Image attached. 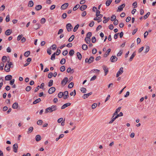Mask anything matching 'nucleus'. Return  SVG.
I'll use <instances>...</instances> for the list:
<instances>
[{
	"label": "nucleus",
	"instance_id": "obj_6",
	"mask_svg": "<svg viewBox=\"0 0 156 156\" xmlns=\"http://www.w3.org/2000/svg\"><path fill=\"white\" fill-rule=\"evenodd\" d=\"M125 4H123L122 5L119 6L118 7V9L117 10V12H121L122 11L123 8L125 7Z\"/></svg>",
	"mask_w": 156,
	"mask_h": 156
},
{
	"label": "nucleus",
	"instance_id": "obj_63",
	"mask_svg": "<svg viewBox=\"0 0 156 156\" xmlns=\"http://www.w3.org/2000/svg\"><path fill=\"white\" fill-rule=\"evenodd\" d=\"M68 51L67 50H65L62 53V55H63L65 56L67 54Z\"/></svg>",
	"mask_w": 156,
	"mask_h": 156
},
{
	"label": "nucleus",
	"instance_id": "obj_58",
	"mask_svg": "<svg viewBox=\"0 0 156 156\" xmlns=\"http://www.w3.org/2000/svg\"><path fill=\"white\" fill-rule=\"evenodd\" d=\"M5 6L4 5H2V6L0 7V11H3L5 9Z\"/></svg>",
	"mask_w": 156,
	"mask_h": 156
},
{
	"label": "nucleus",
	"instance_id": "obj_43",
	"mask_svg": "<svg viewBox=\"0 0 156 156\" xmlns=\"http://www.w3.org/2000/svg\"><path fill=\"white\" fill-rule=\"evenodd\" d=\"M63 95H64L63 93L62 92H60L58 94V97L59 98H62Z\"/></svg>",
	"mask_w": 156,
	"mask_h": 156
},
{
	"label": "nucleus",
	"instance_id": "obj_42",
	"mask_svg": "<svg viewBox=\"0 0 156 156\" xmlns=\"http://www.w3.org/2000/svg\"><path fill=\"white\" fill-rule=\"evenodd\" d=\"M60 70L61 72H63L65 70V67L64 66H62L60 68Z\"/></svg>",
	"mask_w": 156,
	"mask_h": 156
},
{
	"label": "nucleus",
	"instance_id": "obj_41",
	"mask_svg": "<svg viewBox=\"0 0 156 156\" xmlns=\"http://www.w3.org/2000/svg\"><path fill=\"white\" fill-rule=\"evenodd\" d=\"M33 127H30L28 129V131L27 132L28 133H31L33 130Z\"/></svg>",
	"mask_w": 156,
	"mask_h": 156
},
{
	"label": "nucleus",
	"instance_id": "obj_24",
	"mask_svg": "<svg viewBox=\"0 0 156 156\" xmlns=\"http://www.w3.org/2000/svg\"><path fill=\"white\" fill-rule=\"evenodd\" d=\"M34 3L32 1H30L28 3V6L29 7H32L33 6Z\"/></svg>",
	"mask_w": 156,
	"mask_h": 156
},
{
	"label": "nucleus",
	"instance_id": "obj_26",
	"mask_svg": "<svg viewBox=\"0 0 156 156\" xmlns=\"http://www.w3.org/2000/svg\"><path fill=\"white\" fill-rule=\"evenodd\" d=\"M103 18L105 19L103 21V22L104 23H105L107 22L110 20L109 17L106 18V17L104 16Z\"/></svg>",
	"mask_w": 156,
	"mask_h": 156
},
{
	"label": "nucleus",
	"instance_id": "obj_11",
	"mask_svg": "<svg viewBox=\"0 0 156 156\" xmlns=\"http://www.w3.org/2000/svg\"><path fill=\"white\" fill-rule=\"evenodd\" d=\"M68 81V78L67 77H65L61 81V84L65 85Z\"/></svg>",
	"mask_w": 156,
	"mask_h": 156
},
{
	"label": "nucleus",
	"instance_id": "obj_23",
	"mask_svg": "<svg viewBox=\"0 0 156 156\" xmlns=\"http://www.w3.org/2000/svg\"><path fill=\"white\" fill-rule=\"evenodd\" d=\"M18 107V104L17 102H15L13 104L12 108L13 109H17Z\"/></svg>",
	"mask_w": 156,
	"mask_h": 156
},
{
	"label": "nucleus",
	"instance_id": "obj_60",
	"mask_svg": "<svg viewBox=\"0 0 156 156\" xmlns=\"http://www.w3.org/2000/svg\"><path fill=\"white\" fill-rule=\"evenodd\" d=\"M92 36V33L91 32H89L87 33V37H89L90 38V37Z\"/></svg>",
	"mask_w": 156,
	"mask_h": 156
},
{
	"label": "nucleus",
	"instance_id": "obj_15",
	"mask_svg": "<svg viewBox=\"0 0 156 156\" xmlns=\"http://www.w3.org/2000/svg\"><path fill=\"white\" fill-rule=\"evenodd\" d=\"M121 107H119L116 109L115 112L113 114V118L115 116L117 115L118 113L120 111L121 109Z\"/></svg>",
	"mask_w": 156,
	"mask_h": 156
},
{
	"label": "nucleus",
	"instance_id": "obj_34",
	"mask_svg": "<svg viewBox=\"0 0 156 156\" xmlns=\"http://www.w3.org/2000/svg\"><path fill=\"white\" fill-rule=\"evenodd\" d=\"M88 47L87 45L86 44H83L82 46V48L84 50H86L87 49Z\"/></svg>",
	"mask_w": 156,
	"mask_h": 156
},
{
	"label": "nucleus",
	"instance_id": "obj_8",
	"mask_svg": "<svg viewBox=\"0 0 156 156\" xmlns=\"http://www.w3.org/2000/svg\"><path fill=\"white\" fill-rule=\"evenodd\" d=\"M55 90V88L54 87H52L49 88L48 90V93L49 94H52Z\"/></svg>",
	"mask_w": 156,
	"mask_h": 156
},
{
	"label": "nucleus",
	"instance_id": "obj_59",
	"mask_svg": "<svg viewBox=\"0 0 156 156\" xmlns=\"http://www.w3.org/2000/svg\"><path fill=\"white\" fill-rule=\"evenodd\" d=\"M92 42L93 43H94L96 41V39L95 37H93L92 38Z\"/></svg>",
	"mask_w": 156,
	"mask_h": 156
},
{
	"label": "nucleus",
	"instance_id": "obj_39",
	"mask_svg": "<svg viewBox=\"0 0 156 156\" xmlns=\"http://www.w3.org/2000/svg\"><path fill=\"white\" fill-rule=\"evenodd\" d=\"M53 82L52 80H50L48 83V86L49 87L51 86L53 84Z\"/></svg>",
	"mask_w": 156,
	"mask_h": 156
},
{
	"label": "nucleus",
	"instance_id": "obj_9",
	"mask_svg": "<svg viewBox=\"0 0 156 156\" xmlns=\"http://www.w3.org/2000/svg\"><path fill=\"white\" fill-rule=\"evenodd\" d=\"M103 68L105 73V76H106L108 72V70L107 67L105 65L103 66Z\"/></svg>",
	"mask_w": 156,
	"mask_h": 156
},
{
	"label": "nucleus",
	"instance_id": "obj_25",
	"mask_svg": "<svg viewBox=\"0 0 156 156\" xmlns=\"http://www.w3.org/2000/svg\"><path fill=\"white\" fill-rule=\"evenodd\" d=\"M42 8V6L41 5H37L35 7V9L36 10H39L41 9Z\"/></svg>",
	"mask_w": 156,
	"mask_h": 156
},
{
	"label": "nucleus",
	"instance_id": "obj_13",
	"mask_svg": "<svg viewBox=\"0 0 156 156\" xmlns=\"http://www.w3.org/2000/svg\"><path fill=\"white\" fill-rule=\"evenodd\" d=\"M52 112V110L51 107L45 109V113L46 114L48 112L51 113Z\"/></svg>",
	"mask_w": 156,
	"mask_h": 156
},
{
	"label": "nucleus",
	"instance_id": "obj_53",
	"mask_svg": "<svg viewBox=\"0 0 156 156\" xmlns=\"http://www.w3.org/2000/svg\"><path fill=\"white\" fill-rule=\"evenodd\" d=\"M31 89V87L30 86H28L26 87V91L28 92Z\"/></svg>",
	"mask_w": 156,
	"mask_h": 156
},
{
	"label": "nucleus",
	"instance_id": "obj_7",
	"mask_svg": "<svg viewBox=\"0 0 156 156\" xmlns=\"http://www.w3.org/2000/svg\"><path fill=\"white\" fill-rule=\"evenodd\" d=\"M118 59V58L115 56L112 55L110 58V60L112 62H116Z\"/></svg>",
	"mask_w": 156,
	"mask_h": 156
},
{
	"label": "nucleus",
	"instance_id": "obj_64",
	"mask_svg": "<svg viewBox=\"0 0 156 156\" xmlns=\"http://www.w3.org/2000/svg\"><path fill=\"white\" fill-rule=\"evenodd\" d=\"M94 22L93 21H91L89 24V26L90 27H92L94 24Z\"/></svg>",
	"mask_w": 156,
	"mask_h": 156
},
{
	"label": "nucleus",
	"instance_id": "obj_31",
	"mask_svg": "<svg viewBox=\"0 0 156 156\" xmlns=\"http://www.w3.org/2000/svg\"><path fill=\"white\" fill-rule=\"evenodd\" d=\"M77 56L78 59L79 60L81 59L82 58V55L81 53L79 52H78L77 53Z\"/></svg>",
	"mask_w": 156,
	"mask_h": 156
},
{
	"label": "nucleus",
	"instance_id": "obj_28",
	"mask_svg": "<svg viewBox=\"0 0 156 156\" xmlns=\"http://www.w3.org/2000/svg\"><path fill=\"white\" fill-rule=\"evenodd\" d=\"M75 37L74 35H72L71 37L68 39V41L69 42H72L74 39Z\"/></svg>",
	"mask_w": 156,
	"mask_h": 156
},
{
	"label": "nucleus",
	"instance_id": "obj_3",
	"mask_svg": "<svg viewBox=\"0 0 156 156\" xmlns=\"http://www.w3.org/2000/svg\"><path fill=\"white\" fill-rule=\"evenodd\" d=\"M11 65L10 64H6L5 67V71L7 72H9L10 71V69L11 68V67L9 66L10 65Z\"/></svg>",
	"mask_w": 156,
	"mask_h": 156
},
{
	"label": "nucleus",
	"instance_id": "obj_56",
	"mask_svg": "<svg viewBox=\"0 0 156 156\" xmlns=\"http://www.w3.org/2000/svg\"><path fill=\"white\" fill-rule=\"evenodd\" d=\"M67 17V15L66 13H63L62 15V18L63 19H64L66 18Z\"/></svg>",
	"mask_w": 156,
	"mask_h": 156
},
{
	"label": "nucleus",
	"instance_id": "obj_4",
	"mask_svg": "<svg viewBox=\"0 0 156 156\" xmlns=\"http://www.w3.org/2000/svg\"><path fill=\"white\" fill-rule=\"evenodd\" d=\"M66 27L68 32L70 31L73 29V27L70 23H67L66 25Z\"/></svg>",
	"mask_w": 156,
	"mask_h": 156
},
{
	"label": "nucleus",
	"instance_id": "obj_45",
	"mask_svg": "<svg viewBox=\"0 0 156 156\" xmlns=\"http://www.w3.org/2000/svg\"><path fill=\"white\" fill-rule=\"evenodd\" d=\"M116 16L114 15H113L111 17V21H114L116 19Z\"/></svg>",
	"mask_w": 156,
	"mask_h": 156
},
{
	"label": "nucleus",
	"instance_id": "obj_30",
	"mask_svg": "<svg viewBox=\"0 0 156 156\" xmlns=\"http://www.w3.org/2000/svg\"><path fill=\"white\" fill-rule=\"evenodd\" d=\"M112 0H108L106 2V5L107 6H109L112 2Z\"/></svg>",
	"mask_w": 156,
	"mask_h": 156
},
{
	"label": "nucleus",
	"instance_id": "obj_62",
	"mask_svg": "<svg viewBox=\"0 0 156 156\" xmlns=\"http://www.w3.org/2000/svg\"><path fill=\"white\" fill-rule=\"evenodd\" d=\"M53 76V73H50L48 75V77L49 78H51Z\"/></svg>",
	"mask_w": 156,
	"mask_h": 156
},
{
	"label": "nucleus",
	"instance_id": "obj_48",
	"mask_svg": "<svg viewBox=\"0 0 156 156\" xmlns=\"http://www.w3.org/2000/svg\"><path fill=\"white\" fill-rule=\"evenodd\" d=\"M80 7V5L78 4L76 5L73 8V11H76L78 8Z\"/></svg>",
	"mask_w": 156,
	"mask_h": 156
},
{
	"label": "nucleus",
	"instance_id": "obj_10",
	"mask_svg": "<svg viewBox=\"0 0 156 156\" xmlns=\"http://www.w3.org/2000/svg\"><path fill=\"white\" fill-rule=\"evenodd\" d=\"M68 5L69 4L68 3H65L62 5L61 9L62 10H65L67 8Z\"/></svg>",
	"mask_w": 156,
	"mask_h": 156
},
{
	"label": "nucleus",
	"instance_id": "obj_5",
	"mask_svg": "<svg viewBox=\"0 0 156 156\" xmlns=\"http://www.w3.org/2000/svg\"><path fill=\"white\" fill-rule=\"evenodd\" d=\"M123 68L122 67L119 69V70L117 72L116 74V77H118L119 76L122 74L123 72Z\"/></svg>",
	"mask_w": 156,
	"mask_h": 156
},
{
	"label": "nucleus",
	"instance_id": "obj_16",
	"mask_svg": "<svg viewBox=\"0 0 156 156\" xmlns=\"http://www.w3.org/2000/svg\"><path fill=\"white\" fill-rule=\"evenodd\" d=\"M12 76L11 75H8L5 76V79L6 80H12Z\"/></svg>",
	"mask_w": 156,
	"mask_h": 156
},
{
	"label": "nucleus",
	"instance_id": "obj_33",
	"mask_svg": "<svg viewBox=\"0 0 156 156\" xmlns=\"http://www.w3.org/2000/svg\"><path fill=\"white\" fill-rule=\"evenodd\" d=\"M74 51L73 49H71L69 51V54L70 56H72L74 54Z\"/></svg>",
	"mask_w": 156,
	"mask_h": 156
},
{
	"label": "nucleus",
	"instance_id": "obj_19",
	"mask_svg": "<svg viewBox=\"0 0 156 156\" xmlns=\"http://www.w3.org/2000/svg\"><path fill=\"white\" fill-rule=\"evenodd\" d=\"M12 33V31L10 29H8L5 32V35L7 36L10 35Z\"/></svg>",
	"mask_w": 156,
	"mask_h": 156
},
{
	"label": "nucleus",
	"instance_id": "obj_32",
	"mask_svg": "<svg viewBox=\"0 0 156 156\" xmlns=\"http://www.w3.org/2000/svg\"><path fill=\"white\" fill-rule=\"evenodd\" d=\"M58 48H58L56 52L54 53H55V55H59L61 53V50L60 49H58Z\"/></svg>",
	"mask_w": 156,
	"mask_h": 156
},
{
	"label": "nucleus",
	"instance_id": "obj_47",
	"mask_svg": "<svg viewBox=\"0 0 156 156\" xmlns=\"http://www.w3.org/2000/svg\"><path fill=\"white\" fill-rule=\"evenodd\" d=\"M51 48L54 50H55L56 48V45L55 44H54L51 45L50 47Z\"/></svg>",
	"mask_w": 156,
	"mask_h": 156
},
{
	"label": "nucleus",
	"instance_id": "obj_27",
	"mask_svg": "<svg viewBox=\"0 0 156 156\" xmlns=\"http://www.w3.org/2000/svg\"><path fill=\"white\" fill-rule=\"evenodd\" d=\"M41 99L40 98H38L37 99H36L33 102V104H35L41 101Z\"/></svg>",
	"mask_w": 156,
	"mask_h": 156
},
{
	"label": "nucleus",
	"instance_id": "obj_14",
	"mask_svg": "<svg viewBox=\"0 0 156 156\" xmlns=\"http://www.w3.org/2000/svg\"><path fill=\"white\" fill-rule=\"evenodd\" d=\"M70 105L71 103L69 102L65 104L62 106L61 107V109H64L66 107L70 106Z\"/></svg>",
	"mask_w": 156,
	"mask_h": 156
},
{
	"label": "nucleus",
	"instance_id": "obj_22",
	"mask_svg": "<svg viewBox=\"0 0 156 156\" xmlns=\"http://www.w3.org/2000/svg\"><path fill=\"white\" fill-rule=\"evenodd\" d=\"M36 140L37 141H39L41 140V138L40 135H37L35 137Z\"/></svg>",
	"mask_w": 156,
	"mask_h": 156
},
{
	"label": "nucleus",
	"instance_id": "obj_50",
	"mask_svg": "<svg viewBox=\"0 0 156 156\" xmlns=\"http://www.w3.org/2000/svg\"><path fill=\"white\" fill-rule=\"evenodd\" d=\"M36 26H37V27H34V29L36 30H37L39 29L40 27V25L39 24L37 23Z\"/></svg>",
	"mask_w": 156,
	"mask_h": 156
},
{
	"label": "nucleus",
	"instance_id": "obj_37",
	"mask_svg": "<svg viewBox=\"0 0 156 156\" xmlns=\"http://www.w3.org/2000/svg\"><path fill=\"white\" fill-rule=\"evenodd\" d=\"M66 59L64 58H62L60 61V63L62 65H63L66 62Z\"/></svg>",
	"mask_w": 156,
	"mask_h": 156
},
{
	"label": "nucleus",
	"instance_id": "obj_20",
	"mask_svg": "<svg viewBox=\"0 0 156 156\" xmlns=\"http://www.w3.org/2000/svg\"><path fill=\"white\" fill-rule=\"evenodd\" d=\"M111 49L110 48H109L105 54L104 55V57H107L109 54V53L111 52Z\"/></svg>",
	"mask_w": 156,
	"mask_h": 156
},
{
	"label": "nucleus",
	"instance_id": "obj_36",
	"mask_svg": "<svg viewBox=\"0 0 156 156\" xmlns=\"http://www.w3.org/2000/svg\"><path fill=\"white\" fill-rule=\"evenodd\" d=\"M7 57L5 56H4L2 57V61L3 62H5L7 60Z\"/></svg>",
	"mask_w": 156,
	"mask_h": 156
},
{
	"label": "nucleus",
	"instance_id": "obj_57",
	"mask_svg": "<svg viewBox=\"0 0 156 156\" xmlns=\"http://www.w3.org/2000/svg\"><path fill=\"white\" fill-rule=\"evenodd\" d=\"M43 121L41 120H38L37 122V125H41Z\"/></svg>",
	"mask_w": 156,
	"mask_h": 156
},
{
	"label": "nucleus",
	"instance_id": "obj_1",
	"mask_svg": "<svg viewBox=\"0 0 156 156\" xmlns=\"http://www.w3.org/2000/svg\"><path fill=\"white\" fill-rule=\"evenodd\" d=\"M94 58L93 56H90L89 59L86 58L85 60V62L90 64L94 61Z\"/></svg>",
	"mask_w": 156,
	"mask_h": 156
},
{
	"label": "nucleus",
	"instance_id": "obj_35",
	"mask_svg": "<svg viewBox=\"0 0 156 156\" xmlns=\"http://www.w3.org/2000/svg\"><path fill=\"white\" fill-rule=\"evenodd\" d=\"M30 54V52L29 51H27L25 52L24 55L26 57H28Z\"/></svg>",
	"mask_w": 156,
	"mask_h": 156
},
{
	"label": "nucleus",
	"instance_id": "obj_21",
	"mask_svg": "<svg viewBox=\"0 0 156 156\" xmlns=\"http://www.w3.org/2000/svg\"><path fill=\"white\" fill-rule=\"evenodd\" d=\"M85 41L86 43L88 44L90 43V38L88 37H86L85 39Z\"/></svg>",
	"mask_w": 156,
	"mask_h": 156
},
{
	"label": "nucleus",
	"instance_id": "obj_46",
	"mask_svg": "<svg viewBox=\"0 0 156 156\" xmlns=\"http://www.w3.org/2000/svg\"><path fill=\"white\" fill-rule=\"evenodd\" d=\"M55 58V54L54 53L51 56V59L52 60H54Z\"/></svg>",
	"mask_w": 156,
	"mask_h": 156
},
{
	"label": "nucleus",
	"instance_id": "obj_29",
	"mask_svg": "<svg viewBox=\"0 0 156 156\" xmlns=\"http://www.w3.org/2000/svg\"><path fill=\"white\" fill-rule=\"evenodd\" d=\"M51 108V109L52 110V111L54 112L57 109V106L56 105H52Z\"/></svg>",
	"mask_w": 156,
	"mask_h": 156
},
{
	"label": "nucleus",
	"instance_id": "obj_52",
	"mask_svg": "<svg viewBox=\"0 0 156 156\" xmlns=\"http://www.w3.org/2000/svg\"><path fill=\"white\" fill-rule=\"evenodd\" d=\"M6 21L7 22H8L10 21V17L9 15L7 16L6 19H5Z\"/></svg>",
	"mask_w": 156,
	"mask_h": 156
},
{
	"label": "nucleus",
	"instance_id": "obj_2",
	"mask_svg": "<svg viewBox=\"0 0 156 156\" xmlns=\"http://www.w3.org/2000/svg\"><path fill=\"white\" fill-rule=\"evenodd\" d=\"M18 148V145L17 143L14 144L12 147L13 151L15 153L17 152Z\"/></svg>",
	"mask_w": 156,
	"mask_h": 156
},
{
	"label": "nucleus",
	"instance_id": "obj_38",
	"mask_svg": "<svg viewBox=\"0 0 156 156\" xmlns=\"http://www.w3.org/2000/svg\"><path fill=\"white\" fill-rule=\"evenodd\" d=\"M73 82H71L69 84L68 87L69 88H71L73 87Z\"/></svg>",
	"mask_w": 156,
	"mask_h": 156
},
{
	"label": "nucleus",
	"instance_id": "obj_49",
	"mask_svg": "<svg viewBox=\"0 0 156 156\" xmlns=\"http://www.w3.org/2000/svg\"><path fill=\"white\" fill-rule=\"evenodd\" d=\"M81 91L83 93H85L86 92V89L85 88L82 87L81 89Z\"/></svg>",
	"mask_w": 156,
	"mask_h": 156
},
{
	"label": "nucleus",
	"instance_id": "obj_18",
	"mask_svg": "<svg viewBox=\"0 0 156 156\" xmlns=\"http://www.w3.org/2000/svg\"><path fill=\"white\" fill-rule=\"evenodd\" d=\"M136 55V51H134L133 53L132 54V55H131V57H130L129 59V61H131L132 60L133 58H134V57Z\"/></svg>",
	"mask_w": 156,
	"mask_h": 156
},
{
	"label": "nucleus",
	"instance_id": "obj_55",
	"mask_svg": "<svg viewBox=\"0 0 156 156\" xmlns=\"http://www.w3.org/2000/svg\"><path fill=\"white\" fill-rule=\"evenodd\" d=\"M123 53L122 50H120L119 52L117 54V56H119L122 55Z\"/></svg>",
	"mask_w": 156,
	"mask_h": 156
},
{
	"label": "nucleus",
	"instance_id": "obj_51",
	"mask_svg": "<svg viewBox=\"0 0 156 156\" xmlns=\"http://www.w3.org/2000/svg\"><path fill=\"white\" fill-rule=\"evenodd\" d=\"M23 35L22 34L19 35L17 37V40L18 41H19L20 40V39L22 38V37H23Z\"/></svg>",
	"mask_w": 156,
	"mask_h": 156
},
{
	"label": "nucleus",
	"instance_id": "obj_40",
	"mask_svg": "<svg viewBox=\"0 0 156 156\" xmlns=\"http://www.w3.org/2000/svg\"><path fill=\"white\" fill-rule=\"evenodd\" d=\"M79 27V25L78 24H77L74 28L73 31L74 32H76L77 30Z\"/></svg>",
	"mask_w": 156,
	"mask_h": 156
},
{
	"label": "nucleus",
	"instance_id": "obj_17",
	"mask_svg": "<svg viewBox=\"0 0 156 156\" xmlns=\"http://www.w3.org/2000/svg\"><path fill=\"white\" fill-rule=\"evenodd\" d=\"M87 6L86 5H83L80 7V9L81 11H83V10H84L85 9L87 8Z\"/></svg>",
	"mask_w": 156,
	"mask_h": 156
},
{
	"label": "nucleus",
	"instance_id": "obj_61",
	"mask_svg": "<svg viewBox=\"0 0 156 156\" xmlns=\"http://www.w3.org/2000/svg\"><path fill=\"white\" fill-rule=\"evenodd\" d=\"M100 12L99 10H96V16H99L100 15Z\"/></svg>",
	"mask_w": 156,
	"mask_h": 156
},
{
	"label": "nucleus",
	"instance_id": "obj_44",
	"mask_svg": "<svg viewBox=\"0 0 156 156\" xmlns=\"http://www.w3.org/2000/svg\"><path fill=\"white\" fill-rule=\"evenodd\" d=\"M150 13L149 12H148L144 16V20L146 19L148 16L150 15Z\"/></svg>",
	"mask_w": 156,
	"mask_h": 156
},
{
	"label": "nucleus",
	"instance_id": "obj_12",
	"mask_svg": "<svg viewBox=\"0 0 156 156\" xmlns=\"http://www.w3.org/2000/svg\"><path fill=\"white\" fill-rule=\"evenodd\" d=\"M92 94V92H90V93L87 94H84L82 98L84 99H85L87 98L90 95H91Z\"/></svg>",
	"mask_w": 156,
	"mask_h": 156
},
{
	"label": "nucleus",
	"instance_id": "obj_54",
	"mask_svg": "<svg viewBox=\"0 0 156 156\" xmlns=\"http://www.w3.org/2000/svg\"><path fill=\"white\" fill-rule=\"evenodd\" d=\"M97 106V103H94L92 105V108L93 109L95 108Z\"/></svg>",
	"mask_w": 156,
	"mask_h": 156
}]
</instances>
